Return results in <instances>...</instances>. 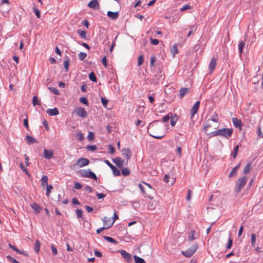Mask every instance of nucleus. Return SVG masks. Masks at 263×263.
<instances>
[{
	"mask_svg": "<svg viewBox=\"0 0 263 263\" xmlns=\"http://www.w3.org/2000/svg\"><path fill=\"white\" fill-rule=\"evenodd\" d=\"M160 120H156L151 122L148 126L147 132L148 134L152 137L160 139L164 137L165 135L162 133L163 127L161 125H159L158 123Z\"/></svg>",
	"mask_w": 263,
	"mask_h": 263,
	"instance_id": "obj_1",
	"label": "nucleus"
},
{
	"mask_svg": "<svg viewBox=\"0 0 263 263\" xmlns=\"http://www.w3.org/2000/svg\"><path fill=\"white\" fill-rule=\"evenodd\" d=\"M233 130L232 128H222L211 133L212 136H221L227 139H229L232 135Z\"/></svg>",
	"mask_w": 263,
	"mask_h": 263,
	"instance_id": "obj_2",
	"label": "nucleus"
},
{
	"mask_svg": "<svg viewBox=\"0 0 263 263\" xmlns=\"http://www.w3.org/2000/svg\"><path fill=\"white\" fill-rule=\"evenodd\" d=\"M247 182V178L243 176L238 179L237 182L236 184L235 188V192L238 194L240 192L242 188L245 185Z\"/></svg>",
	"mask_w": 263,
	"mask_h": 263,
	"instance_id": "obj_3",
	"label": "nucleus"
},
{
	"mask_svg": "<svg viewBox=\"0 0 263 263\" xmlns=\"http://www.w3.org/2000/svg\"><path fill=\"white\" fill-rule=\"evenodd\" d=\"M89 161L88 159L81 158L79 159L77 161L71 166V167L73 168L76 167H82L87 165L89 164Z\"/></svg>",
	"mask_w": 263,
	"mask_h": 263,
	"instance_id": "obj_4",
	"label": "nucleus"
},
{
	"mask_svg": "<svg viewBox=\"0 0 263 263\" xmlns=\"http://www.w3.org/2000/svg\"><path fill=\"white\" fill-rule=\"evenodd\" d=\"M197 248L198 245L197 243H195L187 250L182 251L181 253L185 257H190L194 254Z\"/></svg>",
	"mask_w": 263,
	"mask_h": 263,
	"instance_id": "obj_5",
	"label": "nucleus"
},
{
	"mask_svg": "<svg viewBox=\"0 0 263 263\" xmlns=\"http://www.w3.org/2000/svg\"><path fill=\"white\" fill-rule=\"evenodd\" d=\"M81 175L83 177H88L89 178L93 179L94 180H97V177L96 174L91 172L90 170H81L80 171Z\"/></svg>",
	"mask_w": 263,
	"mask_h": 263,
	"instance_id": "obj_6",
	"label": "nucleus"
},
{
	"mask_svg": "<svg viewBox=\"0 0 263 263\" xmlns=\"http://www.w3.org/2000/svg\"><path fill=\"white\" fill-rule=\"evenodd\" d=\"M74 112L77 114L78 117H80L82 118H86L88 114L86 110L82 107H77Z\"/></svg>",
	"mask_w": 263,
	"mask_h": 263,
	"instance_id": "obj_7",
	"label": "nucleus"
},
{
	"mask_svg": "<svg viewBox=\"0 0 263 263\" xmlns=\"http://www.w3.org/2000/svg\"><path fill=\"white\" fill-rule=\"evenodd\" d=\"M200 101L196 102L190 110L191 119H193L194 115L198 112L199 108Z\"/></svg>",
	"mask_w": 263,
	"mask_h": 263,
	"instance_id": "obj_8",
	"label": "nucleus"
},
{
	"mask_svg": "<svg viewBox=\"0 0 263 263\" xmlns=\"http://www.w3.org/2000/svg\"><path fill=\"white\" fill-rule=\"evenodd\" d=\"M122 256L125 259L127 262H130L132 261V256L125 250L120 251Z\"/></svg>",
	"mask_w": 263,
	"mask_h": 263,
	"instance_id": "obj_9",
	"label": "nucleus"
},
{
	"mask_svg": "<svg viewBox=\"0 0 263 263\" xmlns=\"http://www.w3.org/2000/svg\"><path fill=\"white\" fill-rule=\"evenodd\" d=\"M112 161L120 168H123L124 166V161L120 157H117L112 159Z\"/></svg>",
	"mask_w": 263,
	"mask_h": 263,
	"instance_id": "obj_10",
	"label": "nucleus"
},
{
	"mask_svg": "<svg viewBox=\"0 0 263 263\" xmlns=\"http://www.w3.org/2000/svg\"><path fill=\"white\" fill-rule=\"evenodd\" d=\"M164 181L171 185H172L175 182V178L170 174H166L164 178Z\"/></svg>",
	"mask_w": 263,
	"mask_h": 263,
	"instance_id": "obj_11",
	"label": "nucleus"
},
{
	"mask_svg": "<svg viewBox=\"0 0 263 263\" xmlns=\"http://www.w3.org/2000/svg\"><path fill=\"white\" fill-rule=\"evenodd\" d=\"M44 157L47 159H50L53 157V151L51 149L48 150L46 148L43 151Z\"/></svg>",
	"mask_w": 263,
	"mask_h": 263,
	"instance_id": "obj_12",
	"label": "nucleus"
},
{
	"mask_svg": "<svg viewBox=\"0 0 263 263\" xmlns=\"http://www.w3.org/2000/svg\"><path fill=\"white\" fill-rule=\"evenodd\" d=\"M217 64L216 59L215 57H213L209 65V68L210 70V72L212 73L215 69Z\"/></svg>",
	"mask_w": 263,
	"mask_h": 263,
	"instance_id": "obj_13",
	"label": "nucleus"
},
{
	"mask_svg": "<svg viewBox=\"0 0 263 263\" xmlns=\"http://www.w3.org/2000/svg\"><path fill=\"white\" fill-rule=\"evenodd\" d=\"M88 7L95 10L99 8V4L97 0H92L88 4Z\"/></svg>",
	"mask_w": 263,
	"mask_h": 263,
	"instance_id": "obj_14",
	"label": "nucleus"
},
{
	"mask_svg": "<svg viewBox=\"0 0 263 263\" xmlns=\"http://www.w3.org/2000/svg\"><path fill=\"white\" fill-rule=\"evenodd\" d=\"M122 155L124 156H125L127 159V162L126 163V165H127L128 161L130 159L131 157V153L130 151L129 148H124L122 150Z\"/></svg>",
	"mask_w": 263,
	"mask_h": 263,
	"instance_id": "obj_15",
	"label": "nucleus"
},
{
	"mask_svg": "<svg viewBox=\"0 0 263 263\" xmlns=\"http://www.w3.org/2000/svg\"><path fill=\"white\" fill-rule=\"evenodd\" d=\"M46 112L49 116H56L59 114V111L57 108L48 109Z\"/></svg>",
	"mask_w": 263,
	"mask_h": 263,
	"instance_id": "obj_16",
	"label": "nucleus"
},
{
	"mask_svg": "<svg viewBox=\"0 0 263 263\" xmlns=\"http://www.w3.org/2000/svg\"><path fill=\"white\" fill-rule=\"evenodd\" d=\"M119 14L118 11L116 12H107V16L112 20H116L119 17Z\"/></svg>",
	"mask_w": 263,
	"mask_h": 263,
	"instance_id": "obj_17",
	"label": "nucleus"
},
{
	"mask_svg": "<svg viewBox=\"0 0 263 263\" xmlns=\"http://www.w3.org/2000/svg\"><path fill=\"white\" fill-rule=\"evenodd\" d=\"M31 207L35 211V213L38 214L41 210V206L36 202H33L31 204Z\"/></svg>",
	"mask_w": 263,
	"mask_h": 263,
	"instance_id": "obj_18",
	"label": "nucleus"
},
{
	"mask_svg": "<svg viewBox=\"0 0 263 263\" xmlns=\"http://www.w3.org/2000/svg\"><path fill=\"white\" fill-rule=\"evenodd\" d=\"M232 122L234 126L236 127H241L242 126V123L240 120L234 118L232 119Z\"/></svg>",
	"mask_w": 263,
	"mask_h": 263,
	"instance_id": "obj_19",
	"label": "nucleus"
},
{
	"mask_svg": "<svg viewBox=\"0 0 263 263\" xmlns=\"http://www.w3.org/2000/svg\"><path fill=\"white\" fill-rule=\"evenodd\" d=\"M190 91V88H181L180 89V98H183L186 94L188 93V92Z\"/></svg>",
	"mask_w": 263,
	"mask_h": 263,
	"instance_id": "obj_20",
	"label": "nucleus"
},
{
	"mask_svg": "<svg viewBox=\"0 0 263 263\" xmlns=\"http://www.w3.org/2000/svg\"><path fill=\"white\" fill-rule=\"evenodd\" d=\"M240 165V164H239L238 165H237V166H236L235 167H234L232 169V170L231 171V172H230V173L229 175V177H233L236 175L237 171H238V168H239Z\"/></svg>",
	"mask_w": 263,
	"mask_h": 263,
	"instance_id": "obj_21",
	"label": "nucleus"
},
{
	"mask_svg": "<svg viewBox=\"0 0 263 263\" xmlns=\"http://www.w3.org/2000/svg\"><path fill=\"white\" fill-rule=\"evenodd\" d=\"M178 48L177 47V44H175L173 45L171 48V53L172 54L173 57H174L175 55L178 53Z\"/></svg>",
	"mask_w": 263,
	"mask_h": 263,
	"instance_id": "obj_22",
	"label": "nucleus"
},
{
	"mask_svg": "<svg viewBox=\"0 0 263 263\" xmlns=\"http://www.w3.org/2000/svg\"><path fill=\"white\" fill-rule=\"evenodd\" d=\"M8 246L10 248L12 249L13 250L15 251L16 252H17L20 254L26 255V253L24 251L20 250V249L17 248L15 246H13L10 243H9Z\"/></svg>",
	"mask_w": 263,
	"mask_h": 263,
	"instance_id": "obj_23",
	"label": "nucleus"
},
{
	"mask_svg": "<svg viewBox=\"0 0 263 263\" xmlns=\"http://www.w3.org/2000/svg\"><path fill=\"white\" fill-rule=\"evenodd\" d=\"M48 177L46 175L43 176L41 179V185L43 186L48 185Z\"/></svg>",
	"mask_w": 263,
	"mask_h": 263,
	"instance_id": "obj_24",
	"label": "nucleus"
},
{
	"mask_svg": "<svg viewBox=\"0 0 263 263\" xmlns=\"http://www.w3.org/2000/svg\"><path fill=\"white\" fill-rule=\"evenodd\" d=\"M26 139L27 140L28 144L29 145L37 142V141L35 138L29 135L26 136Z\"/></svg>",
	"mask_w": 263,
	"mask_h": 263,
	"instance_id": "obj_25",
	"label": "nucleus"
},
{
	"mask_svg": "<svg viewBox=\"0 0 263 263\" xmlns=\"http://www.w3.org/2000/svg\"><path fill=\"white\" fill-rule=\"evenodd\" d=\"M245 46V43L244 42H243V41L239 42V44H238V50H239V52L240 53V55H241V54L243 52V49L244 48Z\"/></svg>",
	"mask_w": 263,
	"mask_h": 263,
	"instance_id": "obj_26",
	"label": "nucleus"
},
{
	"mask_svg": "<svg viewBox=\"0 0 263 263\" xmlns=\"http://www.w3.org/2000/svg\"><path fill=\"white\" fill-rule=\"evenodd\" d=\"M41 247V243L39 240H36L35 241V243L34 247V250L35 252L38 253L40 251V249Z\"/></svg>",
	"mask_w": 263,
	"mask_h": 263,
	"instance_id": "obj_27",
	"label": "nucleus"
},
{
	"mask_svg": "<svg viewBox=\"0 0 263 263\" xmlns=\"http://www.w3.org/2000/svg\"><path fill=\"white\" fill-rule=\"evenodd\" d=\"M134 258L136 263H146L145 260L143 258L139 256L134 255Z\"/></svg>",
	"mask_w": 263,
	"mask_h": 263,
	"instance_id": "obj_28",
	"label": "nucleus"
},
{
	"mask_svg": "<svg viewBox=\"0 0 263 263\" xmlns=\"http://www.w3.org/2000/svg\"><path fill=\"white\" fill-rule=\"evenodd\" d=\"M121 173L123 176H128L130 174V171L127 167L121 168Z\"/></svg>",
	"mask_w": 263,
	"mask_h": 263,
	"instance_id": "obj_29",
	"label": "nucleus"
},
{
	"mask_svg": "<svg viewBox=\"0 0 263 263\" xmlns=\"http://www.w3.org/2000/svg\"><path fill=\"white\" fill-rule=\"evenodd\" d=\"M251 164L250 163H248L246 165L243 169V174H248L251 170Z\"/></svg>",
	"mask_w": 263,
	"mask_h": 263,
	"instance_id": "obj_30",
	"label": "nucleus"
},
{
	"mask_svg": "<svg viewBox=\"0 0 263 263\" xmlns=\"http://www.w3.org/2000/svg\"><path fill=\"white\" fill-rule=\"evenodd\" d=\"M103 221L104 224L106 226V228H108L109 227H107L108 226V224L110 222H111L110 218L106 216H105L103 218Z\"/></svg>",
	"mask_w": 263,
	"mask_h": 263,
	"instance_id": "obj_31",
	"label": "nucleus"
},
{
	"mask_svg": "<svg viewBox=\"0 0 263 263\" xmlns=\"http://www.w3.org/2000/svg\"><path fill=\"white\" fill-rule=\"evenodd\" d=\"M78 33L81 38L84 39L86 38V32L85 30H78Z\"/></svg>",
	"mask_w": 263,
	"mask_h": 263,
	"instance_id": "obj_32",
	"label": "nucleus"
},
{
	"mask_svg": "<svg viewBox=\"0 0 263 263\" xmlns=\"http://www.w3.org/2000/svg\"><path fill=\"white\" fill-rule=\"evenodd\" d=\"M111 170L112 171V173H113L114 175L115 176H119L120 175V172L119 170H118L115 166H114V167L112 168H111Z\"/></svg>",
	"mask_w": 263,
	"mask_h": 263,
	"instance_id": "obj_33",
	"label": "nucleus"
},
{
	"mask_svg": "<svg viewBox=\"0 0 263 263\" xmlns=\"http://www.w3.org/2000/svg\"><path fill=\"white\" fill-rule=\"evenodd\" d=\"M78 140L80 141H82L84 140V136L80 131H78L76 133Z\"/></svg>",
	"mask_w": 263,
	"mask_h": 263,
	"instance_id": "obj_34",
	"label": "nucleus"
},
{
	"mask_svg": "<svg viewBox=\"0 0 263 263\" xmlns=\"http://www.w3.org/2000/svg\"><path fill=\"white\" fill-rule=\"evenodd\" d=\"M238 148H239L238 145H237L236 146H235V148H234L233 152L231 153V155L234 158H235L237 156V153L238 151Z\"/></svg>",
	"mask_w": 263,
	"mask_h": 263,
	"instance_id": "obj_35",
	"label": "nucleus"
},
{
	"mask_svg": "<svg viewBox=\"0 0 263 263\" xmlns=\"http://www.w3.org/2000/svg\"><path fill=\"white\" fill-rule=\"evenodd\" d=\"M194 235H195V231H191L189 233V235H188V239L190 241H193V240H194L195 239Z\"/></svg>",
	"mask_w": 263,
	"mask_h": 263,
	"instance_id": "obj_36",
	"label": "nucleus"
},
{
	"mask_svg": "<svg viewBox=\"0 0 263 263\" xmlns=\"http://www.w3.org/2000/svg\"><path fill=\"white\" fill-rule=\"evenodd\" d=\"M256 235L255 234H252L251 237V246L254 247L255 245Z\"/></svg>",
	"mask_w": 263,
	"mask_h": 263,
	"instance_id": "obj_37",
	"label": "nucleus"
},
{
	"mask_svg": "<svg viewBox=\"0 0 263 263\" xmlns=\"http://www.w3.org/2000/svg\"><path fill=\"white\" fill-rule=\"evenodd\" d=\"M87 57V53L85 52H80L78 54L79 59L80 61H83Z\"/></svg>",
	"mask_w": 263,
	"mask_h": 263,
	"instance_id": "obj_38",
	"label": "nucleus"
},
{
	"mask_svg": "<svg viewBox=\"0 0 263 263\" xmlns=\"http://www.w3.org/2000/svg\"><path fill=\"white\" fill-rule=\"evenodd\" d=\"M86 148L89 151L93 152L97 149V147L95 145H89L87 146Z\"/></svg>",
	"mask_w": 263,
	"mask_h": 263,
	"instance_id": "obj_39",
	"label": "nucleus"
},
{
	"mask_svg": "<svg viewBox=\"0 0 263 263\" xmlns=\"http://www.w3.org/2000/svg\"><path fill=\"white\" fill-rule=\"evenodd\" d=\"M32 104L34 106L37 105H40L39 102L38 98L36 96H34L32 99Z\"/></svg>",
	"mask_w": 263,
	"mask_h": 263,
	"instance_id": "obj_40",
	"label": "nucleus"
},
{
	"mask_svg": "<svg viewBox=\"0 0 263 263\" xmlns=\"http://www.w3.org/2000/svg\"><path fill=\"white\" fill-rule=\"evenodd\" d=\"M76 215L78 218L83 217V212L80 209H77L76 211Z\"/></svg>",
	"mask_w": 263,
	"mask_h": 263,
	"instance_id": "obj_41",
	"label": "nucleus"
},
{
	"mask_svg": "<svg viewBox=\"0 0 263 263\" xmlns=\"http://www.w3.org/2000/svg\"><path fill=\"white\" fill-rule=\"evenodd\" d=\"M112 219H113V221L110 222L109 224H108V226L107 227H110L111 226H112V225L113 224L114 222L117 219H118V216L117 215V214L116 213V212H114V216L112 217Z\"/></svg>",
	"mask_w": 263,
	"mask_h": 263,
	"instance_id": "obj_42",
	"label": "nucleus"
},
{
	"mask_svg": "<svg viewBox=\"0 0 263 263\" xmlns=\"http://www.w3.org/2000/svg\"><path fill=\"white\" fill-rule=\"evenodd\" d=\"M89 79H90L91 81H93V82H96V81H97V78H96V76H95V73H94L93 72H91V73L89 74Z\"/></svg>",
	"mask_w": 263,
	"mask_h": 263,
	"instance_id": "obj_43",
	"label": "nucleus"
},
{
	"mask_svg": "<svg viewBox=\"0 0 263 263\" xmlns=\"http://www.w3.org/2000/svg\"><path fill=\"white\" fill-rule=\"evenodd\" d=\"M104 238L108 242L116 243L117 241L112 237L109 236H104Z\"/></svg>",
	"mask_w": 263,
	"mask_h": 263,
	"instance_id": "obj_44",
	"label": "nucleus"
},
{
	"mask_svg": "<svg viewBox=\"0 0 263 263\" xmlns=\"http://www.w3.org/2000/svg\"><path fill=\"white\" fill-rule=\"evenodd\" d=\"M211 120L215 122H217L218 121V116L217 114H214L211 118Z\"/></svg>",
	"mask_w": 263,
	"mask_h": 263,
	"instance_id": "obj_45",
	"label": "nucleus"
},
{
	"mask_svg": "<svg viewBox=\"0 0 263 263\" xmlns=\"http://www.w3.org/2000/svg\"><path fill=\"white\" fill-rule=\"evenodd\" d=\"M20 167H21V170H22L24 173H25V174H26V175H27L28 176H29V175H29V172H28V171L27 169L24 167V165L23 164V163H20Z\"/></svg>",
	"mask_w": 263,
	"mask_h": 263,
	"instance_id": "obj_46",
	"label": "nucleus"
},
{
	"mask_svg": "<svg viewBox=\"0 0 263 263\" xmlns=\"http://www.w3.org/2000/svg\"><path fill=\"white\" fill-rule=\"evenodd\" d=\"M156 207V203L153 201L149 202L148 204V208L150 210H154Z\"/></svg>",
	"mask_w": 263,
	"mask_h": 263,
	"instance_id": "obj_47",
	"label": "nucleus"
},
{
	"mask_svg": "<svg viewBox=\"0 0 263 263\" xmlns=\"http://www.w3.org/2000/svg\"><path fill=\"white\" fill-rule=\"evenodd\" d=\"M52 189V186L51 185L48 184V185H46V195L47 196H49V194L50 193V190Z\"/></svg>",
	"mask_w": 263,
	"mask_h": 263,
	"instance_id": "obj_48",
	"label": "nucleus"
},
{
	"mask_svg": "<svg viewBox=\"0 0 263 263\" xmlns=\"http://www.w3.org/2000/svg\"><path fill=\"white\" fill-rule=\"evenodd\" d=\"M176 122H177V118L176 117H172L171 119V122H170V123H171V125L172 126H174L176 123Z\"/></svg>",
	"mask_w": 263,
	"mask_h": 263,
	"instance_id": "obj_49",
	"label": "nucleus"
},
{
	"mask_svg": "<svg viewBox=\"0 0 263 263\" xmlns=\"http://www.w3.org/2000/svg\"><path fill=\"white\" fill-rule=\"evenodd\" d=\"M101 102L104 107H106L108 103V100L105 98H101Z\"/></svg>",
	"mask_w": 263,
	"mask_h": 263,
	"instance_id": "obj_50",
	"label": "nucleus"
},
{
	"mask_svg": "<svg viewBox=\"0 0 263 263\" xmlns=\"http://www.w3.org/2000/svg\"><path fill=\"white\" fill-rule=\"evenodd\" d=\"M80 102L84 104L88 105V101L86 97H82L80 99Z\"/></svg>",
	"mask_w": 263,
	"mask_h": 263,
	"instance_id": "obj_51",
	"label": "nucleus"
},
{
	"mask_svg": "<svg viewBox=\"0 0 263 263\" xmlns=\"http://www.w3.org/2000/svg\"><path fill=\"white\" fill-rule=\"evenodd\" d=\"M143 55H140L138 59V64H137L138 65L140 66L143 63Z\"/></svg>",
	"mask_w": 263,
	"mask_h": 263,
	"instance_id": "obj_52",
	"label": "nucleus"
},
{
	"mask_svg": "<svg viewBox=\"0 0 263 263\" xmlns=\"http://www.w3.org/2000/svg\"><path fill=\"white\" fill-rule=\"evenodd\" d=\"M33 11H34L35 14L36 15V16H37V17L40 18L41 14H40V12L39 10L36 9L35 7H34L33 8Z\"/></svg>",
	"mask_w": 263,
	"mask_h": 263,
	"instance_id": "obj_53",
	"label": "nucleus"
},
{
	"mask_svg": "<svg viewBox=\"0 0 263 263\" xmlns=\"http://www.w3.org/2000/svg\"><path fill=\"white\" fill-rule=\"evenodd\" d=\"M48 88L50 89V91L53 93L55 95H59V91L56 88L49 87Z\"/></svg>",
	"mask_w": 263,
	"mask_h": 263,
	"instance_id": "obj_54",
	"label": "nucleus"
},
{
	"mask_svg": "<svg viewBox=\"0 0 263 263\" xmlns=\"http://www.w3.org/2000/svg\"><path fill=\"white\" fill-rule=\"evenodd\" d=\"M69 64L68 60H66L64 61V66L66 72H67L68 70Z\"/></svg>",
	"mask_w": 263,
	"mask_h": 263,
	"instance_id": "obj_55",
	"label": "nucleus"
},
{
	"mask_svg": "<svg viewBox=\"0 0 263 263\" xmlns=\"http://www.w3.org/2000/svg\"><path fill=\"white\" fill-rule=\"evenodd\" d=\"M151 43L154 45H157L159 44V40L157 39H154L153 38L150 39Z\"/></svg>",
	"mask_w": 263,
	"mask_h": 263,
	"instance_id": "obj_56",
	"label": "nucleus"
},
{
	"mask_svg": "<svg viewBox=\"0 0 263 263\" xmlns=\"http://www.w3.org/2000/svg\"><path fill=\"white\" fill-rule=\"evenodd\" d=\"M232 243H233V241H232V239L231 238H229V239L228 240V244L227 246V249H231L232 247Z\"/></svg>",
	"mask_w": 263,
	"mask_h": 263,
	"instance_id": "obj_57",
	"label": "nucleus"
},
{
	"mask_svg": "<svg viewBox=\"0 0 263 263\" xmlns=\"http://www.w3.org/2000/svg\"><path fill=\"white\" fill-rule=\"evenodd\" d=\"M156 61V57L155 56H152L151 57V60H150V66H154V63Z\"/></svg>",
	"mask_w": 263,
	"mask_h": 263,
	"instance_id": "obj_58",
	"label": "nucleus"
},
{
	"mask_svg": "<svg viewBox=\"0 0 263 263\" xmlns=\"http://www.w3.org/2000/svg\"><path fill=\"white\" fill-rule=\"evenodd\" d=\"M108 150H109V153H110L111 154H114L115 151V148L112 145L109 144L108 145Z\"/></svg>",
	"mask_w": 263,
	"mask_h": 263,
	"instance_id": "obj_59",
	"label": "nucleus"
},
{
	"mask_svg": "<svg viewBox=\"0 0 263 263\" xmlns=\"http://www.w3.org/2000/svg\"><path fill=\"white\" fill-rule=\"evenodd\" d=\"M87 139L89 141H91L94 139V134L92 132H89L88 135L87 136Z\"/></svg>",
	"mask_w": 263,
	"mask_h": 263,
	"instance_id": "obj_60",
	"label": "nucleus"
},
{
	"mask_svg": "<svg viewBox=\"0 0 263 263\" xmlns=\"http://www.w3.org/2000/svg\"><path fill=\"white\" fill-rule=\"evenodd\" d=\"M257 133V135H258V137L259 138H263V134H262V133L261 132V129H260V127H258Z\"/></svg>",
	"mask_w": 263,
	"mask_h": 263,
	"instance_id": "obj_61",
	"label": "nucleus"
},
{
	"mask_svg": "<svg viewBox=\"0 0 263 263\" xmlns=\"http://www.w3.org/2000/svg\"><path fill=\"white\" fill-rule=\"evenodd\" d=\"M51 251L53 255H57L58 254V250L53 246H51Z\"/></svg>",
	"mask_w": 263,
	"mask_h": 263,
	"instance_id": "obj_62",
	"label": "nucleus"
},
{
	"mask_svg": "<svg viewBox=\"0 0 263 263\" xmlns=\"http://www.w3.org/2000/svg\"><path fill=\"white\" fill-rule=\"evenodd\" d=\"M170 117L169 116V115H167L166 116H165L164 117H163L162 119V121L164 122V123H166L168 121V120H170Z\"/></svg>",
	"mask_w": 263,
	"mask_h": 263,
	"instance_id": "obj_63",
	"label": "nucleus"
},
{
	"mask_svg": "<svg viewBox=\"0 0 263 263\" xmlns=\"http://www.w3.org/2000/svg\"><path fill=\"white\" fill-rule=\"evenodd\" d=\"M82 185L81 184L78 182H75L74 183V188L77 190H80L82 188Z\"/></svg>",
	"mask_w": 263,
	"mask_h": 263,
	"instance_id": "obj_64",
	"label": "nucleus"
}]
</instances>
